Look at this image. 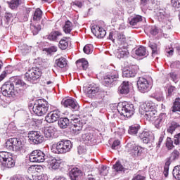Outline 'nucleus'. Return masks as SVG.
I'll use <instances>...</instances> for the list:
<instances>
[{
  "label": "nucleus",
  "mask_w": 180,
  "mask_h": 180,
  "mask_svg": "<svg viewBox=\"0 0 180 180\" xmlns=\"http://www.w3.org/2000/svg\"><path fill=\"white\" fill-rule=\"evenodd\" d=\"M139 113L143 116V119L150 122L157 115L155 105L154 103L148 101L143 103L139 107Z\"/></svg>",
  "instance_id": "obj_1"
},
{
  "label": "nucleus",
  "mask_w": 180,
  "mask_h": 180,
  "mask_svg": "<svg viewBox=\"0 0 180 180\" xmlns=\"http://www.w3.org/2000/svg\"><path fill=\"white\" fill-rule=\"evenodd\" d=\"M72 148L71 141L63 139L53 144L51 150L53 154H66V153H70Z\"/></svg>",
  "instance_id": "obj_2"
},
{
  "label": "nucleus",
  "mask_w": 180,
  "mask_h": 180,
  "mask_svg": "<svg viewBox=\"0 0 180 180\" xmlns=\"http://www.w3.org/2000/svg\"><path fill=\"white\" fill-rule=\"evenodd\" d=\"M32 110L37 116H43L49 111V102L44 99H39L35 101Z\"/></svg>",
  "instance_id": "obj_3"
},
{
  "label": "nucleus",
  "mask_w": 180,
  "mask_h": 180,
  "mask_svg": "<svg viewBox=\"0 0 180 180\" xmlns=\"http://www.w3.org/2000/svg\"><path fill=\"white\" fill-rule=\"evenodd\" d=\"M117 109L119 113L125 117H131L134 115V105L127 102L118 103Z\"/></svg>",
  "instance_id": "obj_4"
},
{
  "label": "nucleus",
  "mask_w": 180,
  "mask_h": 180,
  "mask_svg": "<svg viewBox=\"0 0 180 180\" xmlns=\"http://www.w3.org/2000/svg\"><path fill=\"white\" fill-rule=\"evenodd\" d=\"M1 93L6 98H13L19 96V91H16L15 84L11 82H5L1 87Z\"/></svg>",
  "instance_id": "obj_5"
},
{
  "label": "nucleus",
  "mask_w": 180,
  "mask_h": 180,
  "mask_svg": "<svg viewBox=\"0 0 180 180\" xmlns=\"http://www.w3.org/2000/svg\"><path fill=\"white\" fill-rule=\"evenodd\" d=\"M0 165L1 169H5V168H13V167H15V160L8 153L1 152Z\"/></svg>",
  "instance_id": "obj_6"
},
{
  "label": "nucleus",
  "mask_w": 180,
  "mask_h": 180,
  "mask_svg": "<svg viewBox=\"0 0 180 180\" xmlns=\"http://www.w3.org/2000/svg\"><path fill=\"white\" fill-rule=\"evenodd\" d=\"M137 85L139 92L146 94V92H148V91H150L153 86V79L139 77V80L137 81Z\"/></svg>",
  "instance_id": "obj_7"
},
{
  "label": "nucleus",
  "mask_w": 180,
  "mask_h": 180,
  "mask_svg": "<svg viewBox=\"0 0 180 180\" xmlns=\"http://www.w3.org/2000/svg\"><path fill=\"white\" fill-rule=\"evenodd\" d=\"M108 39L112 40L113 43H115V40H116L117 43H118L120 46H127V38L123 32H119L117 31L111 32L109 34Z\"/></svg>",
  "instance_id": "obj_8"
},
{
  "label": "nucleus",
  "mask_w": 180,
  "mask_h": 180,
  "mask_svg": "<svg viewBox=\"0 0 180 180\" xmlns=\"http://www.w3.org/2000/svg\"><path fill=\"white\" fill-rule=\"evenodd\" d=\"M41 77V70L39 68H32L25 74V79L29 82L34 83Z\"/></svg>",
  "instance_id": "obj_9"
},
{
  "label": "nucleus",
  "mask_w": 180,
  "mask_h": 180,
  "mask_svg": "<svg viewBox=\"0 0 180 180\" xmlns=\"http://www.w3.org/2000/svg\"><path fill=\"white\" fill-rule=\"evenodd\" d=\"M180 157V150H174L171 153L169 158L167 159L165 164L163 175H165V178L168 177V172L169 171V165H171V162L176 161V160H179Z\"/></svg>",
  "instance_id": "obj_10"
},
{
  "label": "nucleus",
  "mask_w": 180,
  "mask_h": 180,
  "mask_svg": "<svg viewBox=\"0 0 180 180\" xmlns=\"http://www.w3.org/2000/svg\"><path fill=\"white\" fill-rule=\"evenodd\" d=\"M30 162H44L47 160L46 154L40 150H33L29 157Z\"/></svg>",
  "instance_id": "obj_11"
},
{
  "label": "nucleus",
  "mask_w": 180,
  "mask_h": 180,
  "mask_svg": "<svg viewBox=\"0 0 180 180\" xmlns=\"http://www.w3.org/2000/svg\"><path fill=\"white\" fill-rule=\"evenodd\" d=\"M28 139L32 144H41L44 141L43 134L37 131H30L28 134Z\"/></svg>",
  "instance_id": "obj_12"
},
{
  "label": "nucleus",
  "mask_w": 180,
  "mask_h": 180,
  "mask_svg": "<svg viewBox=\"0 0 180 180\" xmlns=\"http://www.w3.org/2000/svg\"><path fill=\"white\" fill-rule=\"evenodd\" d=\"M119 79V72L117 70H112L107 73L103 78V84L104 85H112L115 81H117Z\"/></svg>",
  "instance_id": "obj_13"
},
{
  "label": "nucleus",
  "mask_w": 180,
  "mask_h": 180,
  "mask_svg": "<svg viewBox=\"0 0 180 180\" xmlns=\"http://www.w3.org/2000/svg\"><path fill=\"white\" fill-rule=\"evenodd\" d=\"M139 139L142 140L143 143L145 144H148L150 143H154L155 136L154 134L147 131H142L139 133Z\"/></svg>",
  "instance_id": "obj_14"
},
{
  "label": "nucleus",
  "mask_w": 180,
  "mask_h": 180,
  "mask_svg": "<svg viewBox=\"0 0 180 180\" xmlns=\"http://www.w3.org/2000/svg\"><path fill=\"white\" fill-rule=\"evenodd\" d=\"M138 68L139 67L136 65H132L127 68H124L122 70V77L124 78H133L136 77Z\"/></svg>",
  "instance_id": "obj_15"
},
{
  "label": "nucleus",
  "mask_w": 180,
  "mask_h": 180,
  "mask_svg": "<svg viewBox=\"0 0 180 180\" xmlns=\"http://www.w3.org/2000/svg\"><path fill=\"white\" fill-rule=\"evenodd\" d=\"M60 116H61V112L58 110H53L48 113L45 117V120L47 123H54L60 119Z\"/></svg>",
  "instance_id": "obj_16"
},
{
  "label": "nucleus",
  "mask_w": 180,
  "mask_h": 180,
  "mask_svg": "<svg viewBox=\"0 0 180 180\" xmlns=\"http://www.w3.org/2000/svg\"><path fill=\"white\" fill-rule=\"evenodd\" d=\"M62 104L65 108H70V109H72L73 110H79V105L77 101H75L72 98H68L66 100L62 101Z\"/></svg>",
  "instance_id": "obj_17"
},
{
  "label": "nucleus",
  "mask_w": 180,
  "mask_h": 180,
  "mask_svg": "<svg viewBox=\"0 0 180 180\" xmlns=\"http://www.w3.org/2000/svg\"><path fill=\"white\" fill-rule=\"evenodd\" d=\"M91 32L98 39H102L106 36V31L99 25H94L91 27Z\"/></svg>",
  "instance_id": "obj_18"
},
{
  "label": "nucleus",
  "mask_w": 180,
  "mask_h": 180,
  "mask_svg": "<svg viewBox=\"0 0 180 180\" xmlns=\"http://www.w3.org/2000/svg\"><path fill=\"white\" fill-rule=\"evenodd\" d=\"M82 171L78 167H75L71 169L69 172V176L72 180H79L82 176Z\"/></svg>",
  "instance_id": "obj_19"
},
{
  "label": "nucleus",
  "mask_w": 180,
  "mask_h": 180,
  "mask_svg": "<svg viewBox=\"0 0 180 180\" xmlns=\"http://www.w3.org/2000/svg\"><path fill=\"white\" fill-rule=\"evenodd\" d=\"M13 84H14L15 92H19V95H20V89L19 88H27V84L19 78H15Z\"/></svg>",
  "instance_id": "obj_20"
},
{
  "label": "nucleus",
  "mask_w": 180,
  "mask_h": 180,
  "mask_svg": "<svg viewBox=\"0 0 180 180\" xmlns=\"http://www.w3.org/2000/svg\"><path fill=\"white\" fill-rule=\"evenodd\" d=\"M13 144L14 146V151H21L25 146V142L22 141L20 139L13 138Z\"/></svg>",
  "instance_id": "obj_21"
},
{
  "label": "nucleus",
  "mask_w": 180,
  "mask_h": 180,
  "mask_svg": "<svg viewBox=\"0 0 180 180\" xmlns=\"http://www.w3.org/2000/svg\"><path fill=\"white\" fill-rule=\"evenodd\" d=\"M46 161L49 164V168H51L52 169H58V168H60V165H61L60 160L51 158Z\"/></svg>",
  "instance_id": "obj_22"
},
{
  "label": "nucleus",
  "mask_w": 180,
  "mask_h": 180,
  "mask_svg": "<svg viewBox=\"0 0 180 180\" xmlns=\"http://www.w3.org/2000/svg\"><path fill=\"white\" fill-rule=\"evenodd\" d=\"M119 94L127 95L130 92V88L129 87V82H123L122 84L118 88Z\"/></svg>",
  "instance_id": "obj_23"
},
{
  "label": "nucleus",
  "mask_w": 180,
  "mask_h": 180,
  "mask_svg": "<svg viewBox=\"0 0 180 180\" xmlns=\"http://www.w3.org/2000/svg\"><path fill=\"white\" fill-rule=\"evenodd\" d=\"M129 53V50H127V46H122L120 48L118 52H117V57L120 60V58H124V57H127Z\"/></svg>",
  "instance_id": "obj_24"
},
{
  "label": "nucleus",
  "mask_w": 180,
  "mask_h": 180,
  "mask_svg": "<svg viewBox=\"0 0 180 180\" xmlns=\"http://www.w3.org/2000/svg\"><path fill=\"white\" fill-rule=\"evenodd\" d=\"M41 18H43V11L40 8H37L32 15L33 22L37 23L41 20Z\"/></svg>",
  "instance_id": "obj_25"
},
{
  "label": "nucleus",
  "mask_w": 180,
  "mask_h": 180,
  "mask_svg": "<svg viewBox=\"0 0 180 180\" xmlns=\"http://www.w3.org/2000/svg\"><path fill=\"white\" fill-rule=\"evenodd\" d=\"M61 36H63V34L60 31H53L48 35V39L51 41H57Z\"/></svg>",
  "instance_id": "obj_26"
},
{
  "label": "nucleus",
  "mask_w": 180,
  "mask_h": 180,
  "mask_svg": "<svg viewBox=\"0 0 180 180\" xmlns=\"http://www.w3.org/2000/svg\"><path fill=\"white\" fill-rule=\"evenodd\" d=\"M13 19V14L11 13H6L4 15V20L2 22V26L4 27H9V24L11 23V20Z\"/></svg>",
  "instance_id": "obj_27"
},
{
  "label": "nucleus",
  "mask_w": 180,
  "mask_h": 180,
  "mask_svg": "<svg viewBox=\"0 0 180 180\" xmlns=\"http://www.w3.org/2000/svg\"><path fill=\"white\" fill-rule=\"evenodd\" d=\"M9 8L13 11H16L18 6H20L23 4V0H11L8 2Z\"/></svg>",
  "instance_id": "obj_28"
},
{
  "label": "nucleus",
  "mask_w": 180,
  "mask_h": 180,
  "mask_svg": "<svg viewBox=\"0 0 180 180\" xmlns=\"http://www.w3.org/2000/svg\"><path fill=\"white\" fill-rule=\"evenodd\" d=\"M148 47L152 50V57H155L160 54V49L155 43L149 41Z\"/></svg>",
  "instance_id": "obj_29"
},
{
  "label": "nucleus",
  "mask_w": 180,
  "mask_h": 180,
  "mask_svg": "<svg viewBox=\"0 0 180 180\" xmlns=\"http://www.w3.org/2000/svg\"><path fill=\"white\" fill-rule=\"evenodd\" d=\"M136 56L138 57H147L148 56V52L144 46H140L135 51Z\"/></svg>",
  "instance_id": "obj_30"
},
{
  "label": "nucleus",
  "mask_w": 180,
  "mask_h": 180,
  "mask_svg": "<svg viewBox=\"0 0 180 180\" xmlns=\"http://www.w3.org/2000/svg\"><path fill=\"white\" fill-rule=\"evenodd\" d=\"M55 133L56 129H54V127H48L44 131V136L46 139H51V137H53V136H54Z\"/></svg>",
  "instance_id": "obj_31"
},
{
  "label": "nucleus",
  "mask_w": 180,
  "mask_h": 180,
  "mask_svg": "<svg viewBox=\"0 0 180 180\" xmlns=\"http://www.w3.org/2000/svg\"><path fill=\"white\" fill-rule=\"evenodd\" d=\"M82 124H77L72 125L70 128V133L75 135L79 134V133H81L82 131Z\"/></svg>",
  "instance_id": "obj_32"
},
{
  "label": "nucleus",
  "mask_w": 180,
  "mask_h": 180,
  "mask_svg": "<svg viewBox=\"0 0 180 180\" xmlns=\"http://www.w3.org/2000/svg\"><path fill=\"white\" fill-rule=\"evenodd\" d=\"M58 124L60 129H67L70 124V120L67 117H62L58 120Z\"/></svg>",
  "instance_id": "obj_33"
},
{
  "label": "nucleus",
  "mask_w": 180,
  "mask_h": 180,
  "mask_svg": "<svg viewBox=\"0 0 180 180\" xmlns=\"http://www.w3.org/2000/svg\"><path fill=\"white\" fill-rule=\"evenodd\" d=\"M55 65L59 67V68H65L67 67V59L65 58H60L55 60Z\"/></svg>",
  "instance_id": "obj_34"
},
{
  "label": "nucleus",
  "mask_w": 180,
  "mask_h": 180,
  "mask_svg": "<svg viewBox=\"0 0 180 180\" xmlns=\"http://www.w3.org/2000/svg\"><path fill=\"white\" fill-rule=\"evenodd\" d=\"M76 64L77 67H81V70H84V71L86 70L89 67L88 60H85V58L77 60Z\"/></svg>",
  "instance_id": "obj_35"
},
{
  "label": "nucleus",
  "mask_w": 180,
  "mask_h": 180,
  "mask_svg": "<svg viewBox=\"0 0 180 180\" xmlns=\"http://www.w3.org/2000/svg\"><path fill=\"white\" fill-rule=\"evenodd\" d=\"M5 148L8 151H15V146L13 145V138L9 139L5 143Z\"/></svg>",
  "instance_id": "obj_36"
},
{
  "label": "nucleus",
  "mask_w": 180,
  "mask_h": 180,
  "mask_svg": "<svg viewBox=\"0 0 180 180\" xmlns=\"http://www.w3.org/2000/svg\"><path fill=\"white\" fill-rule=\"evenodd\" d=\"M139 130H140V125L139 124H134L129 127V129L128 130V133L129 134H136L139 133Z\"/></svg>",
  "instance_id": "obj_37"
},
{
  "label": "nucleus",
  "mask_w": 180,
  "mask_h": 180,
  "mask_svg": "<svg viewBox=\"0 0 180 180\" xmlns=\"http://www.w3.org/2000/svg\"><path fill=\"white\" fill-rule=\"evenodd\" d=\"M178 127H179V124H178V122H172L170 124L169 128L167 129V132L170 133V134H172L174 131H175V130L178 129Z\"/></svg>",
  "instance_id": "obj_38"
},
{
  "label": "nucleus",
  "mask_w": 180,
  "mask_h": 180,
  "mask_svg": "<svg viewBox=\"0 0 180 180\" xmlns=\"http://www.w3.org/2000/svg\"><path fill=\"white\" fill-rule=\"evenodd\" d=\"M150 178L151 180H162V176L160 173L155 171H152L150 172Z\"/></svg>",
  "instance_id": "obj_39"
},
{
  "label": "nucleus",
  "mask_w": 180,
  "mask_h": 180,
  "mask_svg": "<svg viewBox=\"0 0 180 180\" xmlns=\"http://www.w3.org/2000/svg\"><path fill=\"white\" fill-rule=\"evenodd\" d=\"M58 46L59 49H60L61 50H67V49L68 48V41L67 40V38L62 39L59 41Z\"/></svg>",
  "instance_id": "obj_40"
},
{
  "label": "nucleus",
  "mask_w": 180,
  "mask_h": 180,
  "mask_svg": "<svg viewBox=\"0 0 180 180\" xmlns=\"http://www.w3.org/2000/svg\"><path fill=\"white\" fill-rule=\"evenodd\" d=\"M143 20V18L141 15H136L135 17L132 18L129 21L131 26H136L139 22Z\"/></svg>",
  "instance_id": "obj_41"
},
{
  "label": "nucleus",
  "mask_w": 180,
  "mask_h": 180,
  "mask_svg": "<svg viewBox=\"0 0 180 180\" xmlns=\"http://www.w3.org/2000/svg\"><path fill=\"white\" fill-rule=\"evenodd\" d=\"M173 176L175 179L180 180V165L175 166L173 169Z\"/></svg>",
  "instance_id": "obj_42"
},
{
  "label": "nucleus",
  "mask_w": 180,
  "mask_h": 180,
  "mask_svg": "<svg viewBox=\"0 0 180 180\" xmlns=\"http://www.w3.org/2000/svg\"><path fill=\"white\" fill-rule=\"evenodd\" d=\"M63 30L65 33H71V30H72V22L70 20L66 21Z\"/></svg>",
  "instance_id": "obj_43"
},
{
  "label": "nucleus",
  "mask_w": 180,
  "mask_h": 180,
  "mask_svg": "<svg viewBox=\"0 0 180 180\" xmlns=\"http://www.w3.org/2000/svg\"><path fill=\"white\" fill-rule=\"evenodd\" d=\"M99 92V87H91L90 89L87 91V95L89 98H92L94 95H96V94H98Z\"/></svg>",
  "instance_id": "obj_44"
},
{
  "label": "nucleus",
  "mask_w": 180,
  "mask_h": 180,
  "mask_svg": "<svg viewBox=\"0 0 180 180\" xmlns=\"http://www.w3.org/2000/svg\"><path fill=\"white\" fill-rule=\"evenodd\" d=\"M172 112H180V98H177L175 99Z\"/></svg>",
  "instance_id": "obj_45"
},
{
  "label": "nucleus",
  "mask_w": 180,
  "mask_h": 180,
  "mask_svg": "<svg viewBox=\"0 0 180 180\" xmlns=\"http://www.w3.org/2000/svg\"><path fill=\"white\" fill-rule=\"evenodd\" d=\"M83 141H90L92 143V140L94 139V134L91 133L84 134L82 136Z\"/></svg>",
  "instance_id": "obj_46"
},
{
  "label": "nucleus",
  "mask_w": 180,
  "mask_h": 180,
  "mask_svg": "<svg viewBox=\"0 0 180 180\" xmlns=\"http://www.w3.org/2000/svg\"><path fill=\"white\" fill-rule=\"evenodd\" d=\"M113 15L116 19H123V16H124V11L122 10H115L113 12Z\"/></svg>",
  "instance_id": "obj_47"
},
{
  "label": "nucleus",
  "mask_w": 180,
  "mask_h": 180,
  "mask_svg": "<svg viewBox=\"0 0 180 180\" xmlns=\"http://www.w3.org/2000/svg\"><path fill=\"white\" fill-rule=\"evenodd\" d=\"M157 15H158V20L160 22H162L166 18L165 11H164L163 9H159L158 11L157 12Z\"/></svg>",
  "instance_id": "obj_48"
},
{
  "label": "nucleus",
  "mask_w": 180,
  "mask_h": 180,
  "mask_svg": "<svg viewBox=\"0 0 180 180\" xmlns=\"http://www.w3.org/2000/svg\"><path fill=\"white\" fill-rule=\"evenodd\" d=\"M31 32L33 33L34 36L37 34L40 30H41V27L40 25H31L30 27Z\"/></svg>",
  "instance_id": "obj_49"
},
{
  "label": "nucleus",
  "mask_w": 180,
  "mask_h": 180,
  "mask_svg": "<svg viewBox=\"0 0 180 180\" xmlns=\"http://www.w3.org/2000/svg\"><path fill=\"white\" fill-rule=\"evenodd\" d=\"M84 53L85 54H91L94 51V46L92 44H87L83 49Z\"/></svg>",
  "instance_id": "obj_50"
},
{
  "label": "nucleus",
  "mask_w": 180,
  "mask_h": 180,
  "mask_svg": "<svg viewBox=\"0 0 180 180\" xmlns=\"http://www.w3.org/2000/svg\"><path fill=\"white\" fill-rule=\"evenodd\" d=\"M165 144L167 150H172L174 148V141L170 137H167Z\"/></svg>",
  "instance_id": "obj_51"
},
{
  "label": "nucleus",
  "mask_w": 180,
  "mask_h": 180,
  "mask_svg": "<svg viewBox=\"0 0 180 180\" xmlns=\"http://www.w3.org/2000/svg\"><path fill=\"white\" fill-rule=\"evenodd\" d=\"M99 174L100 175H103V176H106V175L109 174V167L106 166H103L99 170Z\"/></svg>",
  "instance_id": "obj_52"
},
{
  "label": "nucleus",
  "mask_w": 180,
  "mask_h": 180,
  "mask_svg": "<svg viewBox=\"0 0 180 180\" xmlns=\"http://www.w3.org/2000/svg\"><path fill=\"white\" fill-rule=\"evenodd\" d=\"M134 155H141V153H143V149L141 148L136 146L135 148L131 152Z\"/></svg>",
  "instance_id": "obj_53"
},
{
  "label": "nucleus",
  "mask_w": 180,
  "mask_h": 180,
  "mask_svg": "<svg viewBox=\"0 0 180 180\" xmlns=\"http://www.w3.org/2000/svg\"><path fill=\"white\" fill-rule=\"evenodd\" d=\"M136 147V143L134 142H129L127 143L126 146L127 150L129 152L131 153V151L135 149Z\"/></svg>",
  "instance_id": "obj_54"
},
{
  "label": "nucleus",
  "mask_w": 180,
  "mask_h": 180,
  "mask_svg": "<svg viewBox=\"0 0 180 180\" xmlns=\"http://www.w3.org/2000/svg\"><path fill=\"white\" fill-rule=\"evenodd\" d=\"M113 168L117 172H119V171H123V165H122L119 162H116L113 165Z\"/></svg>",
  "instance_id": "obj_55"
},
{
  "label": "nucleus",
  "mask_w": 180,
  "mask_h": 180,
  "mask_svg": "<svg viewBox=\"0 0 180 180\" xmlns=\"http://www.w3.org/2000/svg\"><path fill=\"white\" fill-rule=\"evenodd\" d=\"M158 120L159 122H162V124L165 122V121L167 120V115L165 113H161L159 115Z\"/></svg>",
  "instance_id": "obj_56"
},
{
  "label": "nucleus",
  "mask_w": 180,
  "mask_h": 180,
  "mask_svg": "<svg viewBox=\"0 0 180 180\" xmlns=\"http://www.w3.org/2000/svg\"><path fill=\"white\" fill-rule=\"evenodd\" d=\"M160 30H158V27H157L156 26L152 27L150 31V34H152L153 36H157Z\"/></svg>",
  "instance_id": "obj_57"
},
{
  "label": "nucleus",
  "mask_w": 180,
  "mask_h": 180,
  "mask_svg": "<svg viewBox=\"0 0 180 180\" xmlns=\"http://www.w3.org/2000/svg\"><path fill=\"white\" fill-rule=\"evenodd\" d=\"M70 123L74 126V124H82V122H81V120L79 118H71L70 119Z\"/></svg>",
  "instance_id": "obj_58"
},
{
  "label": "nucleus",
  "mask_w": 180,
  "mask_h": 180,
  "mask_svg": "<svg viewBox=\"0 0 180 180\" xmlns=\"http://www.w3.org/2000/svg\"><path fill=\"white\" fill-rule=\"evenodd\" d=\"M171 5L173 8H180V0H171Z\"/></svg>",
  "instance_id": "obj_59"
},
{
  "label": "nucleus",
  "mask_w": 180,
  "mask_h": 180,
  "mask_svg": "<svg viewBox=\"0 0 180 180\" xmlns=\"http://www.w3.org/2000/svg\"><path fill=\"white\" fill-rule=\"evenodd\" d=\"M119 146H120V141L115 140V141H114L113 143L112 144L111 148L112 150H117V148H119Z\"/></svg>",
  "instance_id": "obj_60"
},
{
  "label": "nucleus",
  "mask_w": 180,
  "mask_h": 180,
  "mask_svg": "<svg viewBox=\"0 0 180 180\" xmlns=\"http://www.w3.org/2000/svg\"><path fill=\"white\" fill-rule=\"evenodd\" d=\"M77 153H78V154H80V155L85 154V153H86V148L79 146L77 148Z\"/></svg>",
  "instance_id": "obj_61"
},
{
  "label": "nucleus",
  "mask_w": 180,
  "mask_h": 180,
  "mask_svg": "<svg viewBox=\"0 0 180 180\" xmlns=\"http://www.w3.org/2000/svg\"><path fill=\"white\" fill-rule=\"evenodd\" d=\"M30 169H33V171H36L37 172H39V171H41V169H43V167L39 166V165H34L30 167L29 171H30Z\"/></svg>",
  "instance_id": "obj_62"
},
{
  "label": "nucleus",
  "mask_w": 180,
  "mask_h": 180,
  "mask_svg": "<svg viewBox=\"0 0 180 180\" xmlns=\"http://www.w3.org/2000/svg\"><path fill=\"white\" fill-rule=\"evenodd\" d=\"M174 143L176 146H179L180 143V133L174 136Z\"/></svg>",
  "instance_id": "obj_63"
},
{
  "label": "nucleus",
  "mask_w": 180,
  "mask_h": 180,
  "mask_svg": "<svg viewBox=\"0 0 180 180\" xmlns=\"http://www.w3.org/2000/svg\"><path fill=\"white\" fill-rule=\"evenodd\" d=\"M153 97L154 98V99L158 101V102H162V101H164V96H162V94H160L159 96L153 95Z\"/></svg>",
  "instance_id": "obj_64"
}]
</instances>
